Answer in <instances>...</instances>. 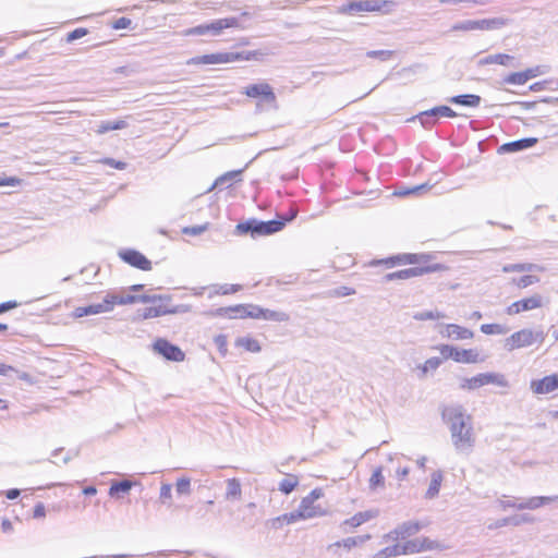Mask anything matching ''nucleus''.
<instances>
[{"label":"nucleus","mask_w":558,"mask_h":558,"mask_svg":"<svg viewBox=\"0 0 558 558\" xmlns=\"http://www.w3.org/2000/svg\"><path fill=\"white\" fill-rule=\"evenodd\" d=\"M423 524L418 521L404 522L383 536L387 544L374 554V558H395L402 555H413L423 551H432L442 548L440 543L429 537L409 539L416 535Z\"/></svg>","instance_id":"obj_1"},{"label":"nucleus","mask_w":558,"mask_h":558,"mask_svg":"<svg viewBox=\"0 0 558 558\" xmlns=\"http://www.w3.org/2000/svg\"><path fill=\"white\" fill-rule=\"evenodd\" d=\"M423 524L418 521L404 522L383 536L387 544L374 554V558H395L402 555H413L423 551H432L442 548L440 543L429 537L409 539L416 535Z\"/></svg>","instance_id":"obj_2"},{"label":"nucleus","mask_w":558,"mask_h":558,"mask_svg":"<svg viewBox=\"0 0 558 558\" xmlns=\"http://www.w3.org/2000/svg\"><path fill=\"white\" fill-rule=\"evenodd\" d=\"M123 305H130L134 303H150L151 305L144 308L142 313L143 319L156 318L165 315H171L179 312L177 306L171 304V296L163 294H131L123 291Z\"/></svg>","instance_id":"obj_3"},{"label":"nucleus","mask_w":558,"mask_h":558,"mask_svg":"<svg viewBox=\"0 0 558 558\" xmlns=\"http://www.w3.org/2000/svg\"><path fill=\"white\" fill-rule=\"evenodd\" d=\"M324 497L325 492L322 487H316L304 496L300 501L298 510L293 511L298 520L304 521L327 515L328 505L319 502V499Z\"/></svg>","instance_id":"obj_4"},{"label":"nucleus","mask_w":558,"mask_h":558,"mask_svg":"<svg viewBox=\"0 0 558 558\" xmlns=\"http://www.w3.org/2000/svg\"><path fill=\"white\" fill-rule=\"evenodd\" d=\"M391 0H351L343 3L338 12L343 15H363L366 13L388 14L393 7Z\"/></svg>","instance_id":"obj_5"},{"label":"nucleus","mask_w":558,"mask_h":558,"mask_svg":"<svg viewBox=\"0 0 558 558\" xmlns=\"http://www.w3.org/2000/svg\"><path fill=\"white\" fill-rule=\"evenodd\" d=\"M535 270H543V267L531 263L509 264L502 267L505 274H519V276L511 277L509 283L520 290L539 283L541 279L534 274Z\"/></svg>","instance_id":"obj_6"},{"label":"nucleus","mask_w":558,"mask_h":558,"mask_svg":"<svg viewBox=\"0 0 558 558\" xmlns=\"http://www.w3.org/2000/svg\"><path fill=\"white\" fill-rule=\"evenodd\" d=\"M262 53L258 51L246 52H215L196 56L186 61L189 65L225 64L235 61L256 60Z\"/></svg>","instance_id":"obj_7"},{"label":"nucleus","mask_w":558,"mask_h":558,"mask_svg":"<svg viewBox=\"0 0 558 558\" xmlns=\"http://www.w3.org/2000/svg\"><path fill=\"white\" fill-rule=\"evenodd\" d=\"M450 430L458 447L471 446L473 441L471 427L466 424L464 415L457 410H450L447 414Z\"/></svg>","instance_id":"obj_8"},{"label":"nucleus","mask_w":558,"mask_h":558,"mask_svg":"<svg viewBox=\"0 0 558 558\" xmlns=\"http://www.w3.org/2000/svg\"><path fill=\"white\" fill-rule=\"evenodd\" d=\"M123 302H125L123 300V291H111L105 295L101 303L76 307L73 311V317L82 318L84 316L111 312L117 305H123Z\"/></svg>","instance_id":"obj_9"},{"label":"nucleus","mask_w":558,"mask_h":558,"mask_svg":"<svg viewBox=\"0 0 558 558\" xmlns=\"http://www.w3.org/2000/svg\"><path fill=\"white\" fill-rule=\"evenodd\" d=\"M545 340L543 331H534L530 328L520 329L511 333L505 342L508 351L520 350L533 344H542Z\"/></svg>","instance_id":"obj_10"},{"label":"nucleus","mask_w":558,"mask_h":558,"mask_svg":"<svg viewBox=\"0 0 558 558\" xmlns=\"http://www.w3.org/2000/svg\"><path fill=\"white\" fill-rule=\"evenodd\" d=\"M432 259L433 257L428 254L405 253L390 256L385 259L374 260L372 262V265L384 264L387 267L412 265V267H422V265H435L436 263H432Z\"/></svg>","instance_id":"obj_11"},{"label":"nucleus","mask_w":558,"mask_h":558,"mask_svg":"<svg viewBox=\"0 0 558 558\" xmlns=\"http://www.w3.org/2000/svg\"><path fill=\"white\" fill-rule=\"evenodd\" d=\"M445 269H446V267L441 264L422 265V267H410L407 269L387 274L384 277V280L385 281L409 280L414 277H420V276L430 274V272L442 271Z\"/></svg>","instance_id":"obj_12"},{"label":"nucleus","mask_w":558,"mask_h":558,"mask_svg":"<svg viewBox=\"0 0 558 558\" xmlns=\"http://www.w3.org/2000/svg\"><path fill=\"white\" fill-rule=\"evenodd\" d=\"M544 306V299L541 294H532L530 296L512 302L506 308V313L510 316L519 315L524 312L534 311Z\"/></svg>","instance_id":"obj_13"},{"label":"nucleus","mask_w":558,"mask_h":558,"mask_svg":"<svg viewBox=\"0 0 558 558\" xmlns=\"http://www.w3.org/2000/svg\"><path fill=\"white\" fill-rule=\"evenodd\" d=\"M508 24V20L504 17L483 19L475 21H466L457 25L454 29L459 31H496Z\"/></svg>","instance_id":"obj_14"},{"label":"nucleus","mask_w":558,"mask_h":558,"mask_svg":"<svg viewBox=\"0 0 558 558\" xmlns=\"http://www.w3.org/2000/svg\"><path fill=\"white\" fill-rule=\"evenodd\" d=\"M502 384V376L495 373H481L475 376L464 378L461 388L464 390H475L487 385Z\"/></svg>","instance_id":"obj_15"},{"label":"nucleus","mask_w":558,"mask_h":558,"mask_svg":"<svg viewBox=\"0 0 558 558\" xmlns=\"http://www.w3.org/2000/svg\"><path fill=\"white\" fill-rule=\"evenodd\" d=\"M153 349L169 361L182 362L185 359V353L178 345L163 338L156 339L153 343Z\"/></svg>","instance_id":"obj_16"},{"label":"nucleus","mask_w":558,"mask_h":558,"mask_svg":"<svg viewBox=\"0 0 558 558\" xmlns=\"http://www.w3.org/2000/svg\"><path fill=\"white\" fill-rule=\"evenodd\" d=\"M118 256L128 265L143 271H149L153 268L151 262L141 252L133 248L121 250Z\"/></svg>","instance_id":"obj_17"},{"label":"nucleus","mask_w":558,"mask_h":558,"mask_svg":"<svg viewBox=\"0 0 558 558\" xmlns=\"http://www.w3.org/2000/svg\"><path fill=\"white\" fill-rule=\"evenodd\" d=\"M530 389L534 395H548L558 390V374L546 375L530 383Z\"/></svg>","instance_id":"obj_18"},{"label":"nucleus","mask_w":558,"mask_h":558,"mask_svg":"<svg viewBox=\"0 0 558 558\" xmlns=\"http://www.w3.org/2000/svg\"><path fill=\"white\" fill-rule=\"evenodd\" d=\"M253 304H236L232 306L220 307L216 311V315L230 319L252 318Z\"/></svg>","instance_id":"obj_19"},{"label":"nucleus","mask_w":558,"mask_h":558,"mask_svg":"<svg viewBox=\"0 0 558 558\" xmlns=\"http://www.w3.org/2000/svg\"><path fill=\"white\" fill-rule=\"evenodd\" d=\"M243 94L250 98H263L266 101L274 102L276 95L268 83L252 84L244 88Z\"/></svg>","instance_id":"obj_20"},{"label":"nucleus","mask_w":558,"mask_h":558,"mask_svg":"<svg viewBox=\"0 0 558 558\" xmlns=\"http://www.w3.org/2000/svg\"><path fill=\"white\" fill-rule=\"evenodd\" d=\"M206 24L208 35L210 36H220L223 31L228 28H243L239 22V19L234 16L218 19Z\"/></svg>","instance_id":"obj_21"},{"label":"nucleus","mask_w":558,"mask_h":558,"mask_svg":"<svg viewBox=\"0 0 558 558\" xmlns=\"http://www.w3.org/2000/svg\"><path fill=\"white\" fill-rule=\"evenodd\" d=\"M486 356L476 348H457L456 363L461 364H478L483 363Z\"/></svg>","instance_id":"obj_22"},{"label":"nucleus","mask_w":558,"mask_h":558,"mask_svg":"<svg viewBox=\"0 0 558 558\" xmlns=\"http://www.w3.org/2000/svg\"><path fill=\"white\" fill-rule=\"evenodd\" d=\"M441 336L447 339L453 340H471L474 337V332L458 324H448L440 331Z\"/></svg>","instance_id":"obj_23"},{"label":"nucleus","mask_w":558,"mask_h":558,"mask_svg":"<svg viewBox=\"0 0 558 558\" xmlns=\"http://www.w3.org/2000/svg\"><path fill=\"white\" fill-rule=\"evenodd\" d=\"M252 311V318L254 319H265L272 322H286L289 319L288 314L284 312L271 311L254 304Z\"/></svg>","instance_id":"obj_24"},{"label":"nucleus","mask_w":558,"mask_h":558,"mask_svg":"<svg viewBox=\"0 0 558 558\" xmlns=\"http://www.w3.org/2000/svg\"><path fill=\"white\" fill-rule=\"evenodd\" d=\"M284 221L282 220H269V221H255L253 226V235H268L275 232L280 231L284 227Z\"/></svg>","instance_id":"obj_25"},{"label":"nucleus","mask_w":558,"mask_h":558,"mask_svg":"<svg viewBox=\"0 0 558 558\" xmlns=\"http://www.w3.org/2000/svg\"><path fill=\"white\" fill-rule=\"evenodd\" d=\"M296 522H299V520H298L296 515L294 514V512L292 511V512L282 513L280 515L269 519L266 522V527L269 531L276 532V531L282 530L287 525L294 524Z\"/></svg>","instance_id":"obj_26"},{"label":"nucleus","mask_w":558,"mask_h":558,"mask_svg":"<svg viewBox=\"0 0 558 558\" xmlns=\"http://www.w3.org/2000/svg\"><path fill=\"white\" fill-rule=\"evenodd\" d=\"M536 143H537V138L536 137L522 138V140H518V141H514V142H509V143H506V144L501 145L499 147V151H501V153L519 151V150H522V149H526V148L533 147Z\"/></svg>","instance_id":"obj_27"},{"label":"nucleus","mask_w":558,"mask_h":558,"mask_svg":"<svg viewBox=\"0 0 558 558\" xmlns=\"http://www.w3.org/2000/svg\"><path fill=\"white\" fill-rule=\"evenodd\" d=\"M234 345L244 352L259 353L262 351V344L259 341L252 336L239 337L234 341Z\"/></svg>","instance_id":"obj_28"},{"label":"nucleus","mask_w":558,"mask_h":558,"mask_svg":"<svg viewBox=\"0 0 558 558\" xmlns=\"http://www.w3.org/2000/svg\"><path fill=\"white\" fill-rule=\"evenodd\" d=\"M377 515L376 511L367 510L363 512H357L351 518L344 520L343 525L349 527H357L365 522L369 521L371 519L375 518Z\"/></svg>","instance_id":"obj_29"},{"label":"nucleus","mask_w":558,"mask_h":558,"mask_svg":"<svg viewBox=\"0 0 558 558\" xmlns=\"http://www.w3.org/2000/svg\"><path fill=\"white\" fill-rule=\"evenodd\" d=\"M133 485L134 483L129 480L113 482L109 488V496L112 498H121L129 494Z\"/></svg>","instance_id":"obj_30"},{"label":"nucleus","mask_w":558,"mask_h":558,"mask_svg":"<svg viewBox=\"0 0 558 558\" xmlns=\"http://www.w3.org/2000/svg\"><path fill=\"white\" fill-rule=\"evenodd\" d=\"M300 483V478L295 474H287L280 482H279V490L286 495L292 493Z\"/></svg>","instance_id":"obj_31"},{"label":"nucleus","mask_w":558,"mask_h":558,"mask_svg":"<svg viewBox=\"0 0 558 558\" xmlns=\"http://www.w3.org/2000/svg\"><path fill=\"white\" fill-rule=\"evenodd\" d=\"M442 480H444V476L440 471H436L432 474L430 483H429L428 489L426 492L427 498H434L438 495Z\"/></svg>","instance_id":"obj_32"},{"label":"nucleus","mask_w":558,"mask_h":558,"mask_svg":"<svg viewBox=\"0 0 558 558\" xmlns=\"http://www.w3.org/2000/svg\"><path fill=\"white\" fill-rule=\"evenodd\" d=\"M450 102L466 107H477L481 102V97L477 95H459L450 98Z\"/></svg>","instance_id":"obj_33"},{"label":"nucleus","mask_w":558,"mask_h":558,"mask_svg":"<svg viewBox=\"0 0 558 558\" xmlns=\"http://www.w3.org/2000/svg\"><path fill=\"white\" fill-rule=\"evenodd\" d=\"M242 495L241 483L238 478H229L227 481V490L226 498L227 499H239Z\"/></svg>","instance_id":"obj_34"},{"label":"nucleus","mask_w":558,"mask_h":558,"mask_svg":"<svg viewBox=\"0 0 558 558\" xmlns=\"http://www.w3.org/2000/svg\"><path fill=\"white\" fill-rule=\"evenodd\" d=\"M427 116H440V117H447V118H454V117H457V113L448 106H439V107L430 109L429 111H425L421 114V117H427Z\"/></svg>","instance_id":"obj_35"},{"label":"nucleus","mask_w":558,"mask_h":558,"mask_svg":"<svg viewBox=\"0 0 558 558\" xmlns=\"http://www.w3.org/2000/svg\"><path fill=\"white\" fill-rule=\"evenodd\" d=\"M557 499H558L557 496L533 497V498L527 500V502L524 505V508H530V509L538 508V507H542V506H544L546 504L553 502V501H555Z\"/></svg>","instance_id":"obj_36"},{"label":"nucleus","mask_w":558,"mask_h":558,"mask_svg":"<svg viewBox=\"0 0 558 558\" xmlns=\"http://www.w3.org/2000/svg\"><path fill=\"white\" fill-rule=\"evenodd\" d=\"M126 126V122L124 120H117L114 122H102L99 124L97 129L98 134H105L110 131L121 130Z\"/></svg>","instance_id":"obj_37"},{"label":"nucleus","mask_w":558,"mask_h":558,"mask_svg":"<svg viewBox=\"0 0 558 558\" xmlns=\"http://www.w3.org/2000/svg\"><path fill=\"white\" fill-rule=\"evenodd\" d=\"M242 289H243V286L239 284V283H232V284L225 283V284L217 286L215 289V293L219 294V295H229V294L238 293Z\"/></svg>","instance_id":"obj_38"},{"label":"nucleus","mask_w":558,"mask_h":558,"mask_svg":"<svg viewBox=\"0 0 558 558\" xmlns=\"http://www.w3.org/2000/svg\"><path fill=\"white\" fill-rule=\"evenodd\" d=\"M385 477L383 475V471L380 468H377L373 471L372 476L369 478V488L376 490L377 488L384 487Z\"/></svg>","instance_id":"obj_39"},{"label":"nucleus","mask_w":558,"mask_h":558,"mask_svg":"<svg viewBox=\"0 0 558 558\" xmlns=\"http://www.w3.org/2000/svg\"><path fill=\"white\" fill-rule=\"evenodd\" d=\"M481 331L485 335H504L507 330L499 324H483Z\"/></svg>","instance_id":"obj_40"},{"label":"nucleus","mask_w":558,"mask_h":558,"mask_svg":"<svg viewBox=\"0 0 558 558\" xmlns=\"http://www.w3.org/2000/svg\"><path fill=\"white\" fill-rule=\"evenodd\" d=\"M441 362H442V360L440 357L434 356V357L426 360L420 366V368L423 372V374H426L429 371H436L440 366Z\"/></svg>","instance_id":"obj_41"},{"label":"nucleus","mask_w":558,"mask_h":558,"mask_svg":"<svg viewBox=\"0 0 558 558\" xmlns=\"http://www.w3.org/2000/svg\"><path fill=\"white\" fill-rule=\"evenodd\" d=\"M457 348L458 347H454V345L441 344L437 349H438V351L441 354L444 360L456 361Z\"/></svg>","instance_id":"obj_42"},{"label":"nucleus","mask_w":558,"mask_h":558,"mask_svg":"<svg viewBox=\"0 0 558 558\" xmlns=\"http://www.w3.org/2000/svg\"><path fill=\"white\" fill-rule=\"evenodd\" d=\"M530 75L526 72L512 73L507 77V82L511 84L522 85L527 82Z\"/></svg>","instance_id":"obj_43"},{"label":"nucleus","mask_w":558,"mask_h":558,"mask_svg":"<svg viewBox=\"0 0 558 558\" xmlns=\"http://www.w3.org/2000/svg\"><path fill=\"white\" fill-rule=\"evenodd\" d=\"M214 342L218 349V351L226 355L228 353V337L226 335H217L214 339Z\"/></svg>","instance_id":"obj_44"},{"label":"nucleus","mask_w":558,"mask_h":558,"mask_svg":"<svg viewBox=\"0 0 558 558\" xmlns=\"http://www.w3.org/2000/svg\"><path fill=\"white\" fill-rule=\"evenodd\" d=\"M184 36H205L208 35L207 24H201L191 28H187L183 33Z\"/></svg>","instance_id":"obj_45"},{"label":"nucleus","mask_w":558,"mask_h":558,"mask_svg":"<svg viewBox=\"0 0 558 558\" xmlns=\"http://www.w3.org/2000/svg\"><path fill=\"white\" fill-rule=\"evenodd\" d=\"M363 541H364L363 537H348V538L343 539L342 542L335 543L333 546H336V547L343 546L347 549H351V548L357 546L359 544H361Z\"/></svg>","instance_id":"obj_46"},{"label":"nucleus","mask_w":558,"mask_h":558,"mask_svg":"<svg viewBox=\"0 0 558 558\" xmlns=\"http://www.w3.org/2000/svg\"><path fill=\"white\" fill-rule=\"evenodd\" d=\"M175 488L179 494L187 495L191 492V482L186 477L179 478L175 483Z\"/></svg>","instance_id":"obj_47"},{"label":"nucleus","mask_w":558,"mask_h":558,"mask_svg":"<svg viewBox=\"0 0 558 558\" xmlns=\"http://www.w3.org/2000/svg\"><path fill=\"white\" fill-rule=\"evenodd\" d=\"M88 34V29L84 27L75 28L66 35V41L71 43L75 39L82 38Z\"/></svg>","instance_id":"obj_48"},{"label":"nucleus","mask_w":558,"mask_h":558,"mask_svg":"<svg viewBox=\"0 0 558 558\" xmlns=\"http://www.w3.org/2000/svg\"><path fill=\"white\" fill-rule=\"evenodd\" d=\"M392 54H393V52L390 50H374V51L367 52V56L369 58H377L380 60H388L392 57Z\"/></svg>","instance_id":"obj_49"},{"label":"nucleus","mask_w":558,"mask_h":558,"mask_svg":"<svg viewBox=\"0 0 558 558\" xmlns=\"http://www.w3.org/2000/svg\"><path fill=\"white\" fill-rule=\"evenodd\" d=\"M132 24V21L129 19V17H119L117 19L116 21L112 22V25L111 27L113 29H123V28H129Z\"/></svg>","instance_id":"obj_50"},{"label":"nucleus","mask_w":558,"mask_h":558,"mask_svg":"<svg viewBox=\"0 0 558 558\" xmlns=\"http://www.w3.org/2000/svg\"><path fill=\"white\" fill-rule=\"evenodd\" d=\"M337 262L341 265V268L350 267L354 265V258L350 254H340L337 256Z\"/></svg>","instance_id":"obj_51"},{"label":"nucleus","mask_w":558,"mask_h":558,"mask_svg":"<svg viewBox=\"0 0 558 558\" xmlns=\"http://www.w3.org/2000/svg\"><path fill=\"white\" fill-rule=\"evenodd\" d=\"M22 184V180L16 177H9L0 179V187L1 186H17Z\"/></svg>","instance_id":"obj_52"},{"label":"nucleus","mask_w":558,"mask_h":558,"mask_svg":"<svg viewBox=\"0 0 558 558\" xmlns=\"http://www.w3.org/2000/svg\"><path fill=\"white\" fill-rule=\"evenodd\" d=\"M172 487L170 484H162L160 487V499L165 502L172 497Z\"/></svg>","instance_id":"obj_53"},{"label":"nucleus","mask_w":558,"mask_h":558,"mask_svg":"<svg viewBox=\"0 0 558 558\" xmlns=\"http://www.w3.org/2000/svg\"><path fill=\"white\" fill-rule=\"evenodd\" d=\"M46 515V507L44 504L41 502H38L35 507H34V511H33V517L35 519H43L45 518Z\"/></svg>","instance_id":"obj_54"},{"label":"nucleus","mask_w":558,"mask_h":558,"mask_svg":"<svg viewBox=\"0 0 558 558\" xmlns=\"http://www.w3.org/2000/svg\"><path fill=\"white\" fill-rule=\"evenodd\" d=\"M253 226H254V220L252 221H247V222H242V223H239L236 226V229L240 233H247V232H251L253 234Z\"/></svg>","instance_id":"obj_55"},{"label":"nucleus","mask_w":558,"mask_h":558,"mask_svg":"<svg viewBox=\"0 0 558 558\" xmlns=\"http://www.w3.org/2000/svg\"><path fill=\"white\" fill-rule=\"evenodd\" d=\"M101 162L104 165L110 166V167L119 169V170L124 169V167H125V163L123 161H117L111 158H105L101 160Z\"/></svg>","instance_id":"obj_56"},{"label":"nucleus","mask_w":558,"mask_h":558,"mask_svg":"<svg viewBox=\"0 0 558 558\" xmlns=\"http://www.w3.org/2000/svg\"><path fill=\"white\" fill-rule=\"evenodd\" d=\"M19 306L16 301H7L0 304V314L14 310Z\"/></svg>","instance_id":"obj_57"},{"label":"nucleus","mask_w":558,"mask_h":558,"mask_svg":"<svg viewBox=\"0 0 558 558\" xmlns=\"http://www.w3.org/2000/svg\"><path fill=\"white\" fill-rule=\"evenodd\" d=\"M1 529L4 533H10L13 531V524L10 519L4 518L1 521Z\"/></svg>","instance_id":"obj_58"},{"label":"nucleus","mask_w":558,"mask_h":558,"mask_svg":"<svg viewBox=\"0 0 558 558\" xmlns=\"http://www.w3.org/2000/svg\"><path fill=\"white\" fill-rule=\"evenodd\" d=\"M14 372H16V369L13 366L0 363V375L8 376Z\"/></svg>","instance_id":"obj_59"},{"label":"nucleus","mask_w":558,"mask_h":558,"mask_svg":"<svg viewBox=\"0 0 558 558\" xmlns=\"http://www.w3.org/2000/svg\"><path fill=\"white\" fill-rule=\"evenodd\" d=\"M409 472V468H399L397 470V476L399 480H404L408 476Z\"/></svg>","instance_id":"obj_60"},{"label":"nucleus","mask_w":558,"mask_h":558,"mask_svg":"<svg viewBox=\"0 0 558 558\" xmlns=\"http://www.w3.org/2000/svg\"><path fill=\"white\" fill-rule=\"evenodd\" d=\"M5 496L8 499H15L20 496V490L16 488L9 489L7 490Z\"/></svg>","instance_id":"obj_61"},{"label":"nucleus","mask_w":558,"mask_h":558,"mask_svg":"<svg viewBox=\"0 0 558 558\" xmlns=\"http://www.w3.org/2000/svg\"><path fill=\"white\" fill-rule=\"evenodd\" d=\"M84 495L94 496L97 494V489L94 486H88L83 489Z\"/></svg>","instance_id":"obj_62"},{"label":"nucleus","mask_w":558,"mask_h":558,"mask_svg":"<svg viewBox=\"0 0 558 558\" xmlns=\"http://www.w3.org/2000/svg\"><path fill=\"white\" fill-rule=\"evenodd\" d=\"M488 0H463V3H471V4H474V5H483Z\"/></svg>","instance_id":"obj_63"},{"label":"nucleus","mask_w":558,"mask_h":558,"mask_svg":"<svg viewBox=\"0 0 558 558\" xmlns=\"http://www.w3.org/2000/svg\"><path fill=\"white\" fill-rule=\"evenodd\" d=\"M143 289H144V284H133L129 288V290L132 292L141 291Z\"/></svg>","instance_id":"obj_64"}]
</instances>
